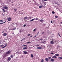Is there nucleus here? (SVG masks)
Instances as JSON below:
<instances>
[{
    "label": "nucleus",
    "instance_id": "obj_13",
    "mask_svg": "<svg viewBox=\"0 0 62 62\" xmlns=\"http://www.w3.org/2000/svg\"><path fill=\"white\" fill-rule=\"evenodd\" d=\"M5 22L6 21L3 23H0V24H3V23H5Z\"/></svg>",
    "mask_w": 62,
    "mask_h": 62
},
{
    "label": "nucleus",
    "instance_id": "obj_59",
    "mask_svg": "<svg viewBox=\"0 0 62 62\" xmlns=\"http://www.w3.org/2000/svg\"><path fill=\"white\" fill-rule=\"evenodd\" d=\"M39 32H38L37 33V35H38V34H39Z\"/></svg>",
    "mask_w": 62,
    "mask_h": 62
},
{
    "label": "nucleus",
    "instance_id": "obj_51",
    "mask_svg": "<svg viewBox=\"0 0 62 62\" xmlns=\"http://www.w3.org/2000/svg\"><path fill=\"white\" fill-rule=\"evenodd\" d=\"M37 35H35L34 37V38H35L36 36Z\"/></svg>",
    "mask_w": 62,
    "mask_h": 62
},
{
    "label": "nucleus",
    "instance_id": "obj_60",
    "mask_svg": "<svg viewBox=\"0 0 62 62\" xmlns=\"http://www.w3.org/2000/svg\"><path fill=\"white\" fill-rule=\"evenodd\" d=\"M23 56H22V57H23Z\"/></svg>",
    "mask_w": 62,
    "mask_h": 62
},
{
    "label": "nucleus",
    "instance_id": "obj_50",
    "mask_svg": "<svg viewBox=\"0 0 62 62\" xmlns=\"http://www.w3.org/2000/svg\"><path fill=\"white\" fill-rule=\"evenodd\" d=\"M44 1H47V0H44Z\"/></svg>",
    "mask_w": 62,
    "mask_h": 62
},
{
    "label": "nucleus",
    "instance_id": "obj_34",
    "mask_svg": "<svg viewBox=\"0 0 62 62\" xmlns=\"http://www.w3.org/2000/svg\"><path fill=\"white\" fill-rule=\"evenodd\" d=\"M23 46H26V47H27V46L26 45H23Z\"/></svg>",
    "mask_w": 62,
    "mask_h": 62
},
{
    "label": "nucleus",
    "instance_id": "obj_40",
    "mask_svg": "<svg viewBox=\"0 0 62 62\" xmlns=\"http://www.w3.org/2000/svg\"><path fill=\"white\" fill-rule=\"evenodd\" d=\"M21 14H23V12H22V13H21Z\"/></svg>",
    "mask_w": 62,
    "mask_h": 62
},
{
    "label": "nucleus",
    "instance_id": "obj_35",
    "mask_svg": "<svg viewBox=\"0 0 62 62\" xmlns=\"http://www.w3.org/2000/svg\"><path fill=\"white\" fill-rule=\"evenodd\" d=\"M39 39L40 41V40H43V39Z\"/></svg>",
    "mask_w": 62,
    "mask_h": 62
},
{
    "label": "nucleus",
    "instance_id": "obj_28",
    "mask_svg": "<svg viewBox=\"0 0 62 62\" xmlns=\"http://www.w3.org/2000/svg\"><path fill=\"white\" fill-rule=\"evenodd\" d=\"M2 10L3 11V12H5V9H2Z\"/></svg>",
    "mask_w": 62,
    "mask_h": 62
},
{
    "label": "nucleus",
    "instance_id": "obj_45",
    "mask_svg": "<svg viewBox=\"0 0 62 62\" xmlns=\"http://www.w3.org/2000/svg\"><path fill=\"white\" fill-rule=\"evenodd\" d=\"M37 40L38 41H40V40H39H39Z\"/></svg>",
    "mask_w": 62,
    "mask_h": 62
},
{
    "label": "nucleus",
    "instance_id": "obj_64",
    "mask_svg": "<svg viewBox=\"0 0 62 62\" xmlns=\"http://www.w3.org/2000/svg\"><path fill=\"white\" fill-rule=\"evenodd\" d=\"M61 23H62V22H61Z\"/></svg>",
    "mask_w": 62,
    "mask_h": 62
},
{
    "label": "nucleus",
    "instance_id": "obj_23",
    "mask_svg": "<svg viewBox=\"0 0 62 62\" xmlns=\"http://www.w3.org/2000/svg\"><path fill=\"white\" fill-rule=\"evenodd\" d=\"M37 30L35 28L34 29L33 31H36Z\"/></svg>",
    "mask_w": 62,
    "mask_h": 62
},
{
    "label": "nucleus",
    "instance_id": "obj_16",
    "mask_svg": "<svg viewBox=\"0 0 62 62\" xmlns=\"http://www.w3.org/2000/svg\"><path fill=\"white\" fill-rule=\"evenodd\" d=\"M4 56L5 57H6V56H8V55L7 54H5L4 55Z\"/></svg>",
    "mask_w": 62,
    "mask_h": 62
},
{
    "label": "nucleus",
    "instance_id": "obj_32",
    "mask_svg": "<svg viewBox=\"0 0 62 62\" xmlns=\"http://www.w3.org/2000/svg\"><path fill=\"white\" fill-rule=\"evenodd\" d=\"M37 4V3L36 2L34 3V5H36Z\"/></svg>",
    "mask_w": 62,
    "mask_h": 62
},
{
    "label": "nucleus",
    "instance_id": "obj_10",
    "mask_svg": "<svg viewBox=\"0 0 62 62\" xmlns=\"http://www.w3.org/2000/svg\"><path fill=\"white\" fill-rule=\"evenodd\" d=\"M23 52H24V54H27V52H26V51H23Z\"/></svg>",
    "mask_w": 62,
    "mask_h": 62
},
{
    "label": "nucleus",
    "instance_id": "obj_3",
    "mask_svg": "<svg viewBox=\"0 0 62 62\" xmlns=\"http://www.w3.org/2000/svg\"><path fill=\"white\" fill-rule=\"evenodd\" d=\"M10 60H11V58L10 57H9L8 58V59H7V61H10Z\"/></svg>",
    "mask_w": 62,
    "mask_h": 62
},
{
    "label": "nucleus",
    "instance_id": "obj_41",
    "mask_svg": "<svg viewBox=\"0 0 62 62\" xmlns=\"http://www.w3.org/2000/svg\"><path fill=\"white\" fill-rule=\"evenodd\" d=\"M14 10L15 11H16V10H17V9H14Z\"/></svg>",
    "mask_w": 62,
    "mask_h": 62
},
{
    "label": "nucleus",
    "instance_id": "obj_29",
    "mask_svg": "<svg viewBox=\"0 0 62 62\" xmlns=\"http://www.w3.org/2000/svg\"><path fill=\"white\" fill-rule=\"evenodd\" d=\"M43 22V20L41 19L40 20V22Z\"/></svg>",
    "mask_w": 62,
    "mask_h": 62
},
{
    "label": "nucleus",
    "instance_id": "obj_27",
    "mask_svg": "<svg viewBox=\"0 0 62 62\" xmlns=\"http://www.w3.org/2000/svg\"><path fill=\"white\" fill-rule=\"evenodd\" d=\"M55 17L56 18H58V16H55Z\"/></svg>",
    "mask_w": 62,
    "mask_h": 62
},
{
    "label": "nucleus",
    "instance_id": "obj_26",
    "mask_svg": "<svg viewBox=\"0 0 62 62\" xmlns=\"http://www.w3.org/2000/svg\"><path fill=\"white\" fill-rule=\"evenodd\" d=\"M58 35L60 37H61V36H60V34H59V33H58Z\"/></svg>",
    "mask_w": 62,
    "mask_h": 62
},
{
    "label": "nucleus",
    "instance_id": "obj_48",
    "mask_svg": "<svg viewBox=\"0 0 62 62\" xmlns=\"http://www.w3.org/2000/svg\"><path fill=\"white\" fill-rule=\"evenodd\" d=\"M58 3L57 2H55V4H57Z\"/></svg>",
    "mask_w": 62,
    "mask_h": 62
},
{
    "label": "nucleus",
    "instance_id": "obj_38",
    "mask_svg": "<svg viewBox=\"0 0 62 62\" xmlns=\"http://www.w3.org/2000/svg\"><path fill=\"white\" fill-rule=\"evenodd\" d=\"M34 20H38V18H36L35 19H34Z\"/></svg>",
    "mask_w": 62,
    "mask_h": 62
},
{
    "label": "nucleus",
    "instance_id": "obj_1",
    "mask_svg": "<svg viewBox=\"0 0 62 62\" xmlns=\"http://www.w3.org/2000/svg\"><path fill=\"white\" fill-rule=\"evenodd\" d=\"M54 42H55V40L53 39L51 41L50 44H53L54 43Z\"/></svg>",
    "mask_w": 62,
    "mask_h": 62
},
{
    "label": "nucleus",
    "instance_id": "obj_39",
    "mask_svg": "<svg viewBox=\"0 0 62 62\" xmlns=\"http://www.w3.org/2000/svg\"><path fill=\"white\" fill-rule=\"evenodd\" d=\"M0 22H3V21L2 20H0Z\"/></svg>",
    "mask_w": 62,
    "mask_h": 62
},
{
    "label": "nucleus",
    "instance_id": "obj_54",
    "mask_svg": "<svg viewBox=\"0 0 62 62\" xmlns=\"http://www.w3.org/2000/svg\"><path fill=\"white\" fill-rule=\"evenodd\" d=\"M30 34H29L28 35V36H30Z\"/></svg>",
    "mask_w": 62,
    "mask_h": 62
},
{
    "label": "nucleus",
    "instance_id": "obj_20",
    "mask_svg": "<svg viewBox=\"0 0 62 62\" xmlns=\"http://www.w3.org/2000/svg\"><path fill=\"white\" fill-rule=\"evenodd\" d=\"M44 62V60H43V59H42L41 60V62Z\"/></svg>",
    "mask_w": 62,
    "mask_h": 62
},
{
    "label": "nucleus",
    "instance_id": "obj_43",
    "mask_svg": "<svg viewBox=\"0 0 62 62\" xmlns=\"http://www.w3.org/2000/svg\"><path fill=\"white\" fill-rule=\"evenodd\" d=\"M53 54V53H51V54Z\"/></svg>",
    "mask_w": 62,
    "mask_h": 62
},
{
    "label": "nucleus",
    "instance_id": "obj_62",
    "mask_svg": "<svg viewBox=\"0 0 62 62\" xmlns=\"http://www.w3.org/2000/svg\"><path fill=\"white\" fill-rule=\"evenodd\" d=\"M9 2H10V0H9Z\"/></svg>",
    "mask_w": 62,
    "mask_h": 62
},
{
    "label": "nucleus",
    "instance_id": "obj_22",
    "mask_svg": "<svg viewBox=\"0 0 62 62\" xmlns=\"http://www.w3.org/2000/svg\"><path fill=\"white\" fill-rule=\"evenodd\" d=\"M6 46H7V45H5V46H4V47H2V49H3V48H5Z\"/></svg>",
    "mask_w": 62,
    "mask_h": 62
},
{
    "label": "nucleus",
    "instance_id": "obj_53",
    "mask_svg": "<svg viewBox=\"0 0 62 62\" xmlns=\"http://www.w3.org/2000/svg\"><path fill=\"white\" fill-rule=\"evenodd\" d=\"M16 54H19V52H16Z\"/></svg>",
    "mask_w": 62,
    "mask_h": 62
},
{
    "label": "nucleus",
    "instance_id": "obj_11",
    "mask_svg": "<svg viewBox=\"0 0 62 62\" xmlns=\"http://www.w3.org/2000/svg\"><path fill=\"white\" fill-rule=\"evenodd\" d=\"M10 20H11V18L10 17H9L8 19V21H10Z\"/></svg>",
    "mask_w": 62,
    "mask_h": 62
},
{
    "label": "nucleus",
    "instance_id": "obj_42",
    "mask_svg": "<svg viewBox=\"0 0 62 62\" xmlns=\"http://www.w3.org/2000/svg\"><path fill=\"white\" fill-rule=\"evenodd\" d=\"M7 4H9V2H8V1L7 2Z\"/></svg>",
    "mask_w": 62,
    "mask_h": 62
},
{
    "label": "nucleus",
    "instance_id": "obj_19",
    "mask_svg": "<svg viewBox=\"0 0 62 62\" xmlns=\"http://www.w3.org/2000/svg\"><path fill=\"white\" fill-rule=\"evenodd\" d=\"M42 5H41V6H40L39 7V8H42Z\"/></svg>",
    "mask_w": 62,
    "mask_h": 62
},
{
    "label": "nucleus",
    "instance_id": "obj_21",
    "mask_svg": "<svg viewBox=\"0 0 62 62\" xmlns=\"http://www.w3.org/2000/svg\"><path fill=\"white\" fill-rule=\"evenodd\" d=\"M31 56L32 58H33V55L32 54H31Z\"/></svg>",
    "mask_w": 62,
    "mask_h": 62
},
{
    "label": "nucleus",
    "instance_id": "obj_7",
    "mask_svg": "<svg viewBox=\"0 0 62 62\" xmlns=\"http://www.w3.org/2000/svg\"><path fill=\"white\" fill-rule=\"evenodd\" d=\"M50 61L52 62H53L54 61V59H53L52 58L51 59Z\"/></svg>",
    "mask_w": 62,
    "mask_h": 62
},
{
    "label": "nucleus",
    "instance_id": "obj_63",
    "mask_svg": "<svg viewBox=\"0 0 62 62\" xmlns=\"http://www.w3.org/2000/svg\"><path fill=\"white\" fill-rule=\"evenodd\" d=\"M44 42H45V41H44V42H43V43H44Z\"/></svg>",
    "mask_w": 62,
    "mask_h": 62
},
{
    "label": "nucleus",
    "instance_id": "obj_36",
    "mask_svg": "<svg viewBox=\"0 0 62 62\" xmlns=\"http://www.w3.org/2000/svg\"><path fill=\"white\" fill-rule=\"evenodd\" d=\"M1 47H3L4 46V45H1Z\"/></svg>",
    "mask_w": 62,
    "mask_h": 62
},
{
    "label": "nucleus",
    "instance_id": "obj_17",
    "mask_svg": "<svg viewBox=\"0 0 62 62\" xmlns=\"http://www.w3.org/2000/svg\"><path fill=\"white\" fill-rule=\"evenodd\" d=\"M27 49V47H24V48H23V49H24V50H26V49Z\"/></svg>",
    "mask_w": 62,
    "mask_h": 62
},
{
    "label": "nucleus",
    "instance_id": "obj_8",
    "mask_svg": "<svg viewBox=\"0 0 62 62\" xmlns=\"http://www.w3.org/2000/svg\"><path fill=\"white\" fill-rule=\"evenodd\" d=\"M52 58L54 59V58H57V57L55 56H53L52 57Z\"/></svg>",
    "mask_w": 62,
    "mask_h": 62
},
{
    "label": "nucleus",
    "instance_id": "obj_37",
    "mask_svg": "<svg viewBox=\"0 0 62 62\" xmlns=\"http://www.w3.org/2000/svg\"><path fill=\"white\" fill-rule=\"evenodd\" d=\"M23 26L24 27H25V26H26V25L25 24L24 25H23Z\"/></svg>",
    "mask_w": 62,
    "mask_h": 62
},
{
    "label": "nucleus",
    "instance_id": "obj_33",
    "mask_svg": "<svg viewBox=\"0 0 62 62\" xmlns=\"http://www.w3.org/2000/svg\"><path fill=\"white\" fill-rule=\"evenodd\" d=\"M44 3L45 5H46V3H45V2H44Z\"/></svg>",
    "mask_w": 62,
    "mask_h": 62
},
{
    "label": "nucleus",
    "instance_id": "obj_30",
    "mask_svg": "<svg viewBox=\"0 0 62 62\" xmlns=\"http://www.w3.org/2000/svg\"><path fill=\"white\" fill-rule=\"evenodd\" d=\"M31 43V42H28L27 43V44H28L29 43Z\"/></svg>",
    "mask_w": 62,
    "mask_h": 62
},
{
    "label": "nucleus",
    "instance_id": "obj_55",
    "mask_svg": "<svg viewBox=\"0 0 62 62\" xmlns=\"http://www.w3.org/2000/svg\"><path fill=\"white\" fill-rule=\"evenodd\" d=\"M43 33H44V32H43L42 33V34H43Z\"/></svg>",
    "mask_w": 62,
    "mask_h": 62
},
{
    "label": "nucleus",
    "instance_id": "obj_47",
    "mask_svg": "<svg viewBox=\"0 0 62 62\" xmlns=\"http://www.w3.org/2000/svg\"><path fill=\"white\" fill-rule=\"evenodd\" d=\"M51 23H53V21H51Z\"/></svg>",
    "mask_w": 62,
    "mask_h": 62
},
{
    "label": "nucleus",
    "instance_id": "obj_18",
    "mask_svg": "<svg viewBox=\"0 0 62 62\" xmlns=\"http://www.w3.org/2000/svg\"><path fill=\"white\" fill-rule=\"evenodd\" d=\"M20 20H22L21 21H23V17H22V18H20Z\"/></svg>",
    "mask_w": 62,
    "mask_h": 62
},
{
    "label": "nucleus",
    "instance_id": "obj_12",
    "mask_svg": "<svg viewBox=\"0 0 62 62\" xmlns=\"http://www.w3.org/2000/svg\"><path fill=\"white\" fill-rule=\"evenodd\" d=\"M48 58H46L45 59V60L46 61H48Z\"/></svg>",
    "mask_w": 62,
    "mask_h": 62
},
{
    "label": "nucleus",
    "instance_id": "obj_24",
    "mask_svg": "<svg viewBox=\"0 0 62 62\" xmlns=\"http://www.w3.org/2000/svg\"><path fill=\"white\" fill-rule=\"evenodd\" d=\"M10 57H11V58H13V55H11Z\"/></svg>",
    "mask_w": 62,
    "mask_h": 62
},
{
    "label": "nucleus",
    "instance_id": "obj_14",
    "mask_svg": "<svg viewBox=\"0 0 62 62\" xmlns=\"http://www.w3.org/2000/svg\"><path fill=\"white\" fill-rule=\"evenodd\" d=\"M35 20V19H33L31 20L30 21V22H32V21H34Z\"/></svg>",
    "mask_w": 62,
    "mask_h": 62
},
{
    "label": "nucleus",
    "instance_id": "obj_44",
    "mask_svg": "<svg viewBox=\"0 0 62 62\" xmlns=\"http://www.w3.org/2000/svg\"><path fill=\"white\" fill-rule=\"evenodd\" d=\"M36 46H39V45H38V44H37V45H36Z\"/></svg>",
    "mask_w": 62,
    "mask_h": 62
},
{
    "label": "nucleus",
    "instance_id": "obj_52",
    "mask_svg": "<svg viewBox=\"0 0 62 62\" xmlns=\"http://www.w3.org/2000/svg\"><path fill=\"white\" fill-rule=\"evenodd\" d=\"M13 29V30H15L16 29V28H14V29Z\"/></svg>",
    "mask_w": 62,
    "mask_h": 62
},
{
    "label": "nucleus",
    "instance_id": "obj_5",
    "mask_svg": "<svg viewBox=\"0 0 62 62\" xmlns=\"http://www.w3.org/2000/svg\"><path fill=\"white\" fill-rule=\"evenodd\" d=\"M29 18V17H25L24 18V19L25 20H28Z\"/></svg>",
    "mask_w": 62,
    "mask_h": 62
},
{
    "label": "nucleus",
    "instance_id": "obj_6",
    "mask_svg": "<svg viewBox=\"0 0 62 62\" xmlns=\"http://www.w3.org/2000/svg\"><path fill=\"white\" fill-rule=\"evenodd\" d=\"M3 8L4 9H7L8 8V7L6 6H4L3 7Z\"/></svg>",
    "mask_w": 62,
    "mask_h": 62
},
{
    "label": "nucleus",
    "instance_id": "obj_57",
    "mask_svg": "<svg viewBox=\"0 0 62 62\" xmlns=\"http://www.w3.org/2000/svg\"><path fill=\"white\" fill-rule=\"evenodd\" d=\"M24 40L23 39H22V40H21V41H22V40Z\"/></svg>",
    "mask_w": 62,
    "mask_h": 62
},
{
    "label": "nucleus",
    "instance_id": "obj_58",
    "mask_svg": "<svg viewBox=\"0 0 62 62\" xmlns=\"http://www.w3.org/2000/svg\"><path fill=\"white\" fill-rule=\"evenodd\" d=\"M3 42H5V41H3Z\"/></svg>",
    "mask_w": 62,
    "mask_h": 62
},
{
    "label": "nucleus",
    "instance_id": "obj_25",
    "mask_svg": "<svg viewBox=\"0 0 62 62\" xmlns=\"http://www.w3.org/2000/svg\"><path fill=\"white\" fill-rule=\"evenodd\" d=\"M52 13L53 14H54V13H55V12L54 11H53L52 12Z\"/></svg>",
    "mask_w": 62,
    "mask_h": 62
},
{
    "label": "nucleus",
    "instance_id": "obj_4",
    "mask_svg": "<svg viewBox=\"0 0 62 62\" xmlns=\"http://www.w3.org/2000/svg\"><path fill=\"white\" fill-rule=\"evenodd\" d=\"M41 49H42V47L41 46H39L37 47V49H38V50H40Z\"/></svg>",
    "mask_w": 62,
    "mask_h": 62
},
{
    "label": "nucleus",
    "instance_id": "obj_31",
    "mask_svg": "<svg viewBox=\"0 0 62 62\" xmlns=\"http://www.w3.org/2000/svg\"><path fill=\"white\" fill-rule=\"evenodd\" d=\"M59 58H60V59H62V57H59Z\"/></svg>",
    "mask_w": 62,
    "mask_h": 62
},
{
    "label": "nucleus",
    "instance_id": "obj_15",
    "mask_svg": "<svg viewBox=\"0 0 62 62\" xmlns=\"http://www.w3.org/2000/svg\"><path fill=\"white\" fill-rule=\"evenodd\" d=\"M55 55L56 56H59V54H55Z\"/></svg>",
    "mask_w": 62,
    "mask_h": 62
},
{
    "label": "nucleus",
    "instance_id": "obj_9",
    "mask_svg": "<svg viewBox=\"0 0 62 62\" xmlns=\"http://www.w3.org/2000/svg\"><path fill=\"white\" fill-rule=\"evenodd\" d=\"M7 35V33H5L3 34V36H6Z\"/></svg>",
    "mask_w": 62,
    "mask_h": 62
},
{
    "label": "nucleus",
    "instance_id": "obj_56",
    "mask_svg": "<svg viewBox=\"0 0 62 62\" xmlns=\"http://www.w3.org/2000/svg\"><path fill=\"white\" fill-rule=\"evenodd\" d=\"M33 37V36L31 35V36H30V37Z\"/></svg>",
    "mask_w": 62,
    "mask_h": 62
},
{
    "label": "nucleus",
    "instance_id": "obj_61",
    "mask_svg": "<svg viewBox=\"0 0 62 62\" xmlns=\"http://www.w3.org/2000/svg\"><path fill=\"white\" fill-rule=\"evenodd\" d=\"M34 3H35V2H36V1L34 0Z\"/></svg>",
    "mask_w": 62,
    "mask_h": 62
},
{
    "label": "nucleus",
    "instance_id": "obj_2",
    "mask_svg": "<svg viewBox=\"0 0 62 62\" xmlns=\"http://www.w3.org/2000/svg\"><path fill=\"white\" fill-rule=\"evenodd\" d=\"M10 53H11V52L9 51H8V52L6 53V54H10Z\"/></svg>",
    "mask_w": 62,
    "mask_h": 62
},
{
    "label": "nucleus",
    "instance_id": "obj_46",
    "mask_svg": "<svg viewBox=\"0 0 62 62\" xmlns=\"http://www.w3.org/2000/svg\"><path fill=\"white\" fill-rule=\"evenodd\" d=\"M48 58H49V59H51V57H48Z\"/></svg>",
    "mask_w": 62,
    "mask_h": 62
},
{
    "label": "nucleus",
    "instance_id": "obj_49",
    "mask_svg": "<svg viewBox=\"0 0 62 62\" xmlns=\"http://www.w3.org/2000/svg\"><path fill=\"white\" fill-rule=\"evenodd\" d=\"M57 4L58 5V6H59V5H60L58 3H57Z\"/></svg>",
    "mask_w": 62,
    "mask_h": 62
}]
</instances>
